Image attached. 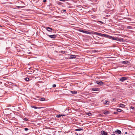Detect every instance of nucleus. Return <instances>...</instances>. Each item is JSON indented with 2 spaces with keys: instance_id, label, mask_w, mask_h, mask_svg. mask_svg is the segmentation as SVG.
<instances>
[{
  "instance_id": "28",
  "label": "nucleus",
  "mask_w": 135,
  "mask_h": 135,
  "mask_svg": "<svg viewBox=\"0 0 135 135\" xmlns=\"http://www.w3.org/2000/svg\"><path fill=\"white\" fill-rule=\"evenodd\" d=\"M23 120L26 121H27L28 120V119L26 118H24L23 119Z\"/></svg>"
},
{
  "instance_id": "29",
  "label": "nucleus",
  "mask_w": 135,
  "mask_h": 135,
  "mask_svg": "<svg viewBox=\"0 0 135 135\" xmlns=\"http://www.w3.org/2000/svg\"><path fill=\"white\" fill-rule=\"evenodd\" d=\"M130 108L132 109H135L134 107H132V106L131 107H130Z\"/></svg>"
},
{
  "instance_id": "27",
  "label": "nucleus",
  "mask_w": 135,
  "mask_h": 135,
  "mask_svg": "<svg viewBox=\"0 0 135 135\" xmlns=\"http://www.w3.org/2000/svg\"><path fill=\"white\" fill-rule=\"evenodd\" d=\"M123 63L124 64H127L128 63V61H123Z\"/></svg>"
},
{
  "instance_id": "26",
  "label": "nucleus",
  "mask_w": 135,
  "mask_h": 135,
  "mask_svg": "<svg viewBox=\"0 0 135 135\" xmlns=\"http://www.w3.org/2000/svg\"><path fill=\"white\" fill-rule=\"evenodd\" d=\"M45 100V98H41L40 99V100L41 101H44Z\"/></svg>"
},
{
  "instance_id": "1",
  "label": "nucleus",
  "mask_w": 135,
  "mask_h": 135,
  "mask_svg": "<svg viewBox=\"0 0 135 135\" xmlns=\"http://www.w3.org/2000/svg\"><path fill=\"white\" fill-rule=\"evenodd\" d=\"M128 78V77L124 76L119 78V80L120 81L123 82L125 80H127Z\"/></svg>"
},
{
  "instance_id": "24",
  "label": "nucleus",
  "mask_w": 135,
  "mask_h": 135,
  "mask_svg": "<svg viewBox=\"0 0 135 135\" xmlns=\"http://www.w3.org/2000/svg\"><path fill=\"white\" fill-rule=\"evenodd\" d=\"M67 52L66 51H61V53L62 54H65Z\"/></svg>"
},
{
  "instance_id": "36",
  "label": "nucleus",
  "mask_w": 135,
  "mask_h": 135,
  "mask_svg": "<svg viewBox=\"0 0 135 135\" xmlns=\"http://www.w3.org/2000/svg\"><path fill=\"white\" fill-rule=\"evenodd\" d=\"M62 11H63V12H65L66 11V10L65 9L63 10Z\"/></svg>"
},
{
  "instance_id": "5",
  "label": "nucleus",
  "mask_w": 135,
  "mask_h": 135,
  "mask_svg": "<svg viewBox=\"0 0 135 135\" xmlns=\"http://www.w3.org/2000/svg\"><path fill=\"white\" fill-rule=\"evenodd\" d=\"M107 38L110 39H112L113 40H114L115 37H113L110 36L109 35H108Z\"/></svg>"
},
{
  "instance_id": "14",
  "label": "nucleus",
  "mask_w": 135,
  "mask_h": 135,
  "mask_svg": "<svg viewBox=\"0 0 135 135\" xmlns=\"http://www.w3.org/2000/svg\"><path fill=\"white\" fill-rule=\"evenodd\" d=\"M31 107L35 109H39L41 108L40 107H37L33 105L31 106Z\"/></svg>"
},
{
  "instance_id": "17",
  "label": "nucleus",
  "mask_w": 135,
  "mask_h": 135,
  "mask_svg": "<svg viewBox=\"0 0 135 135\" xmlns=\"http://www.w3.org/2000/svg\"><path fill=\"white\" fill-rule=\"evenodd\" d=\"M108 101L105 100L104 102V103L105 104H109L108 103Z\"/></svg>"
},
{
  "instance_id": "42",
  "label": "nucleus",
  "mask_w": 135,
  "mask_h": 135,
  "mask_svg": "<svg viewBox=\"0 0 135 135\" xmlns=\"http://www.w3.org/2000/svg\"><path fill=\"white\" fill-rule=\"evenodd\" d=\"M0 27H2V26H1V25H0Z\"/></svg>"
},
{
  "instance_id": "35",
  "label": "nucleus",
  "mask_w": 135,
  "mask_h": 135,
  "mask_svg": "<svg viewBox=\"0 0 135 135\" xmlns=\"http://www.w3.org/2000/svg\"><path fill=\"white\" fill-rule=\"evenodd\" d=\"M59 0L60 1H66L65 0Z\"/></svg>"
},
{
  "instance_id": "8",
  "label": "nucleus",
  "mask_w": 135,
  "mask_h": 135,
  "mask_svg": "<svg viewBox=\"0 0 135 135\" xmlns=\"http://www.w3.org/2000/svg\"><path fill=\"white\" fill-rule=\"evenodd\" d=\"M79 31L80 32H83L85 33H89V32L86 31H84L82 30H79Z\"/></svg>"
},
{
  "instance_id": "18",
  "label": "nucleus",
  "mask_w": 135,
  "mask_h": 135,
  "mask_svg": "<svg viewBox=\"0 0 135 135\" xmlns=\"http://www.w3.org/2000/svg\"><path fill=\"white\" fill-rule=\"evenodd\" d=\"M70 91L72 94H76L77 93V91Z\"/></svg>"
},
{
  "instance_id": "16",
  "label": "nucleus",
  "mask_w": 135,
  "mask_h": 135,
  "mask_svg": "<svg viewBox=\"0 0 135 135\" xmlns=\"http://www.w3.org/2000/svg\"><path fill=\"white\" fill-rule=\"evenodd\" d=\"M99 89L97 88H93L92 89V90L93 91H96L98 90Z\"/></svg>"
},
{
  "instance_id": "3",
  "label": "nucleus",
  "mask_w": 135,
  "mask_h": 135,
  "mask_svg": "<svg viewBox=\"0 0 135 135\" xmlns=\"http://www.w3.org/2000/svg\"><path fill=\"white\" fill-rule=\"evenodd\" d=\"M46 28L49 32H52V31L54 30V29L49 27H47Z\"/></svg>"
},
{
  "instance_id": "10",
  "label": "nucleus",
  "mask_w": 135,
  "mask_h": 135,
  "mask_svg": "<svg viewBox=\"0 0 135 135\" xmlns=\"http://www.w3.org/2000/svg\"><path fill=\"white\" fill-rule=\"evenodd\" d=\"M65 115H64L63 114H61L57 115H56V116L57 118H59L61 116H65Z\"/></svg>"
},
{
  "instance_id": "38",
  "label": "nucleus",
  "mask_w": 135,
  "mask_h": 135,
  "mask_svg": "<svg viewBox=\"0 0 135 135\" xmlns=\"http://www.w3.org/2000/svg\"><path fill=\"white\" fill-rule=\"evenodd\" d=\"M97 44H102V43H97Z\"/></svg>"
},
{
  "instance_id": "2",
  "label": "nucleus",
  "mask_w": 135,
  "mask_h": 135,
  "mask_svg": "<svg viewBox=\"0 0 135 135\" xmlns=\"http://www.w3.org/2000/svg\"><path fill=\"white\" fill-rule=\"evenodd\" d=\"M46 35L48 36L49 37L52 38H55L57 36L56 35H49L48 34H46Z\"/></svg>"
},
{
  "instance_id": "12",
  "label": "nucleus",
  "mask_w": 135,
  "mask_h": 135,
  "mask_svg": "<svg viewBox=\"0 0 135 135\" xmlns=\"http://www.w3.org/2000/svg\"><path fill=\"white\" fill-rule=\"evenodd\" d=\"M119 107H122V108H124L125 107V105L124 104H119Z\"/></svg>"
},
{
  "instance_id": "33",
  "label": "nucleus",
  "mask_w": 135,
  "mask_h": 135,
  "mask_svg": "<svg viewBox=\"0 0 135 135\" xmlns=\"http://www.w3.org/2000/svg\"><path fill=\"white\" fill-rule=\"evenodd\" d=\"M28 129L27 128H25V131H27Z\"/></svg>"
},
{
  "instance_id": "6",
  "label": "nucleus",
  "mask_w": 135,
  "mask_h": 135,
  "mask_svg": "<svg viewBox=\"0 0 135 135\" xmlns=\"http://www.w3.org/2000/svg\"><path fill=\"white\" fill-rule=\"evenodd\" d=\"M108 35H106V34H103L102 33H100L99 36H101L102 37H105L106 38H107V37Z\"/></svg>"
},
{
  "instance_id": "39",
  "label": "nucleus",
  "mask_w": 135,
  "mask_h": 135,
  "mask_svg": "<svg viewBox=\"0 0 135 135\" xmlns=\"http://www.w3.org/2000/svg\"><path fill=\"white\" fill-rule=\"evenodd\" d=\"M125 133L126 134H127V132H126Z\"/></svg>"
},
{
  "instance_id": "20",
  "label": "nucleus",
  "mask_w": 135,
  "mask_h": 135,
  "mask_svg": "<svg viewBox=\"0 0 135 135\" xmlns=\"http://www.w3.org/2000/svg\"><path fill=\"white\" fill-rule=\"evenodd\" d=\"M86 114L88 116L91 115L92 114L90 112L86 113Z\"/></svg>"
},
{
  "instance_id": "15",
  "label": "nucleus",
  "mask_w": 135,
  "mask_h": 135,
  "mask_svg": "<svg viewBox=\"0 0 135 135\" xmlns=\"http://www.w3.org/2000/svg\"><path fill=\"white\" fill-rule=\"evenodd\" d=\"M83 131V129L81 128H78L75 130V131Z\"/></svg>"
},
{
  "instance_id": "19",
  "label": "nucleus",
  "mask_w": 135,
  "mask_h": 135,
  "mask_svg": "<svg viewBox=\"0 0 135 135\" xmlns=\"http://www.w3.org/2000/svg\"><path fill=\"white\" fill-rule=\"evenodd\" d=\"M100 33H99L98 32H94V34H95V35H99V36Z\"/></svg>"
},
{
  "instance_id": "4",
  "label": "nucleus",
  "mask_w": 135,
  "mask_h": 135,
  "mask_svg": "<svg viewBox=\"0 0 135 135\" xmlns=\"http://www.w3.org/2000/svg\"><path fill=\"white\" fill-rule=\"evenodd\" d=\"M101 133L102 135H108L107 133L103 131H101Z\"/></svg>"
},
{
  "instance_id": "43",
  "label": "nucleus",
  "mask_w": 135,
  "mask_h": 135,
  "mask_svg": "<svg viewBox=\"0 0 135 135\" xmlns=\"http://www.w3.org/2000/svg\"><path fill=\"white\" fill-rule=\"evenodd\" d=\"M104 38H102V39H104Z\"/></svg>"
},
{
  "instance_id": "7",
  "label": "nucleus",
  "mask_w": 135,
  "mask_h": 135,
  "mask_svg": "<svg viewBox=\"0 0 135 135\" xmlns=\"http://www.w3.org/2000/svg\"><path fill=\"white\" fill-rule=\"evenodd\" d=\"M96 83L99 85H101L102 84H103V82L100 81H96Z\"/></svg>"
},
{
  "instance_id": "21",
  "label": "nucleus",
  "mask_w": 135,
  "mask_h": 135,
  "mask_svg": "<svg viewBox=\"0 0 135 135\" xmlns=\"http://www.w3.org/2000/svg\"><path fill=\"white\" fill-rule=\"evenodd\" d=\"M114 40H116L117 41H120V39L119 38L117 37H115Z\"/></svg>"
},
{
  "instance_id": "34",
  "label": "nucleus",
  "mask_w": 135,
  "mask_h": 135,
  "mask_svg": "<svg viewBox=\"0 0 135 135\" xmlns=\"http://www.w3.org/2000/svg\"><path fill=\"white\" fill-rule=\"evenodd\" d=\"M116 100V99H113V100L112 101L113 102V101H115Z\"/></svg>"
},
{
  "instance_id": "32",
  "label": "nucleus",
  "mask_w": 135,
  "mask_h": 135,
  "mask_svg": "<svg viewBox=\"0 0 135 135\" xmlns=\"http://www.w3.org/2000/svg\"><path fill=\"white\" fill-rule=\"evenodd\" d=\"M56 84H54L52 85V87L53 88H55L56 87Z\"/></svg>"
},
{
  "instance_id": "25",
  "label": "nucleus",
  "mask_w": 135,
  "mask_h": 135,
  "mask_svg": "<svg viewBox=\"0 0 135 135\" xmlns=\"http://www.w3.org/2000/svg\"><path fill=\"white\" fill-rule=\"evenodd\" d=\"M117 111L119 112H121L122 110L120 109H117Z\"/></svg>"
},
{
  "instance_id": "22",
  "label": "nucleus",
  "mask_w": 135,
  "mask_h": 135,
  "mask_svg": "<svg viewBox=\"0 0 135 135\" xmlns=\"http://www.w3.org/2000/svg\"><path fill=\"white\" fill-rule=\"evenodd\" d=\"M24 79L26 81H29V79L28 78H26Z\"/></svg>"
},
{
  "instance_id": "23",
  "label": "nucleus",
  "mask_w": 135,
  "mask_h": 135,
  "mask_svg": "<svg viewBox=\"0 0 135 135\" xmlns=\"http://www.w3.org/2000/svg\"><path fill=\"white\" fill-rule=\"evenodd\" d=\"M93 52H98V50H94L92 51Z\"/></svg>"
},
{
  "instance_id": "11",
  "label": "nucleus",
  "mask_w": 135,
  "mask_h": 135,
  "mask_svg": "<svg viewBox=\"0 0 135 135\" xmlns=\"http://www.w3.org/2000/svg\"><path fill=\"white\" fill-rule=\"evenodd\" d=\"M105 115L108 114L109 113V112L107 110H105L103 113Z\"/></svg>"
},
{
  "instance_id": "41",
  "label": "nucleus",
  "mask_w": 135,
  "mask_h": 135,
  "mask_svg": "<svg viewBox=\"0 0 135 135\" xmlns=\"http://www.w3.org/2000/svg\"><path fill=\"white\" fill-rule=\"evenodd\" d=\"M18 8H20V7H19V6H18Z\"/></svg>"
},
{
  "instance_id": "9",
  "label": "nucleus",
  "mask_w": 135,
  "mask_h": 135,
  "mask_svg": "<svg viewBox=\"0 0 135 135\" xmlns=\"http://www.w3.org/2000/svg\"><path fill=\"white\" fill-rule=\"evenodd\" d=\"M76 56L75 55H70V58L73 59L76 57Z\"/></svg>"
},
{
  "instance_id": "30",
  "label": "nucleus",
  "mask_w": 135,
  "mask_h": 135,
  "mask_svg": "<svg viewBox=\"0 0 135 135\" xmlns=\"http://www.w3.org/2000/svg\"><path fill=\"white\" fill-rule=\"evenodd\" d=\"M118 113L117 112H115L114 113V114H117Z\"/></svg>"
},
{
  "instance_id": "13",
  "label": "nucleus",
  "mask_w": 135,
  "mask_h": 135,
  "mask_svg": "<svg viewBox=\"0 0 135 135\" xmlns=\"http://www.w3.org/2000/svg\"><path fill=\"white\" fill-rule=\"evenodd\" d=\"M115 132H117V133L119 134H120L122 133L121 131H120V130H119L118 129H117L116 131H115Z\"/></svg>"
},
{
  "instance_id": "31",
  "label": "nucleus",
  "mask_w": 135,
  "mask_h": 135,
  "mask_svg": "<svg viewBox=\"0 0 135 135\" xmlns=\"http://www.w3.org/2000/svg\"><path fill=\"white\" fill-rule=\"evenodd\" d=\"M98 21L100 23H102V24H104V23L103 22H102L101 21Z\"/></svg>"
},
{
  "instance_id": "37",
  "label": "nucleus",
  "mask_w": 135,
  "mask_h": 135,
  "mask_svg": "<svg viewBox=\"0 0 135 135\" xmlns=\"http://www.w3.org/2000/svg\"><path fill=\"white\" fill-rule=\"evenodd\" d=\"M43 1L44 2H46V0H44Z\"/></svg>"
},
{
  "instance_id": "40",
  "label": "nucleus",
  "mask_w": 135,
  "mask_h": 135,
  "mask_svg": "<svg viewBox=\"0 0 135 135\" xmlns=\"http://www.w3.org/2000/svg\"><path fill=\"white\" fill-rule=\"evenodd\" d=\"M112 135H115L114 134H113Z\"/></svg>"
}]
</instances>
